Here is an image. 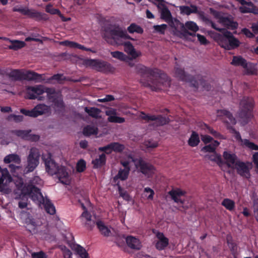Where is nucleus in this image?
Listing matches in <instances>:
<instances>
[{
	"label": "nucleus",
	"instance_id": "nucleus-25",
	"mask_svg": "<svg viewBox=\"0 0 258 258\" xmlns=\"http://www.w3.org/2000/svg\"><path fill=\"white\" fill-rule=\"evenodd\" d=\"M60 44L64 46L70 47L71 48H78L79 49L85 50L87 51H91L93 53L96 52L95 50H93L90 48H87L85 47L84 45H82L74 41L66 40L61 42Z\"/></svg>",
	"mask_w": 258,
	"mask_h": 258
},
{
	"label": "nucleus",
	"instance_id": "nucleus-11",
	"mask_svg": "<svg viewBox=\"0 0 258 258\" xmlns=\"http://www.w3.org/2000/svg\"><path fill=\"white\" fill-rule=\"evenodd\" d=\"M13 11L19 12L24 15L27 16L29 18L38 21L42 20L46 21L48 19V17L45 13L39 12L33 9H29L27 8H14Z\"/></svg>",
	"mask_w": 258,
	"mask_h": 258
},
{
	"label": "nucleus",
	"instance_id": "nucleus-40",
	"mask_svg": "<svg viewBox=\"0 0 258 258\" xmlns=\"http://www.w3.org/2000/svg\"><path fill=\"white\" fill-rule=\"evenodd\" d=\"M84 110L89 116L95 118H97L101 112L100 109L96 107H85Z\"/></svg>",
	"mask_w": 258,
	"mask_h": 258
},
{
	"label": "nucleus",
	"instance_id": "nucleus-39",
	"mask_svg": "<svg viewBox=\"0 0 258 258\" xmlns=\"http://www.w3.org/2000/svg\"><path fill=\"white\" fill-rule=\"evenodd\" d=\"M4 161L5 163H10L13 162L19 164L21 163V158L17 154H12L6 156L4 159Z\"/></svg>",
	"mask_w": 258,
	"mask_h": 258
},
{
	"label": "nucleus",
	"instance_id": "nucleus-10",
	"mask_svg": "<svg viewBox=\"0 0 258 258\" xmlns=\"http://www.w3.org/2000/svg\"><path fill=\"white\" fill-rule=\"evenodd\" d=\"M40 153L38 149L32 148L27 158V166L25 168L26 173L33 171L39 163Z\"/></svg>",
	"mask_w": 258,
	"mask_h": 258
},
{
	"label": "nucleus",
	"instance_id": "nucleus-37",
	"mask_svg": "<svg viewBox=\"0 0 258 258\" xmlns=\"http://www.w3.org/2000/svg\"><path fill=\"white\" fill-rule=\"evenodd\" d=\"M200 142L198 134L195 131H192L191 135L188 140V144L191 147L197 146Z\"/></svg>",
	"mask_w": 258,
	"mask_h": 258
},
{
	"label": "nucleus",
	"instance_id": "nucleus-23",
	"mask_svg": "<svg viewBox=\"0 0 258 258\" xmlns=\"http://www.w3.org/2000/svg\"><path fill=\"white\" fill-rule=\"evenodd\" d=\"M45 165L46 171L50 174L54 175L56 173L58 165L51 158H48L45 160Z\"/></svg>",
	"mask_w": 258,
	"mask_h": 258
},
{
	"label": "nucleus",
	"instance_id": "nucleus-42",
	"mask_svg": "<svg viewBox=\"0 0 258 258\" xmlns=\"http://www.w3.org/2000/svg\"><path fill=\"white\" fill-rule=\"evenodd\" d=\"M227 244L232 254H235L237 252V245L234 242L231 236H228L226 238Z\"/></svg>",
	"mask_w": 258,
	"mask_h": 258
},
{
	"label": "nucleus",
	"instance_id": "nucleus-61",
	"mask_svg": "<svg viewBox=\"0 0 258 258\" xmlns=\"http://www.w3.org/2000/svg\"><path fill=\"white\" fill-rule=\"evenodd\" d=\"M64 258H72V252L66 246H62L61 247Z\"/></svg>",
	"mask_w": 258,
	"mask_h": 258
},
{
	"label": "nucleus",
	"instance_id": "nucleus-8",
	"mask_svg": "<svg viewBox=\"0 0 258 258\" xmlns=\"http://www.w3.org/2000/svg\"><path fill=\"white\" fill-rule=\"evenodd\" d=\"M253 103V99L248 97H243L240 101L238 115L245 124L247 123L252 116Z\"/></svg>",
	"mask_w": 258,
	"mask_h": 258
},
{
	"label": "nucleus",
	"instance_id": "nucleus-51",
	"mask_svg": "<svg viewBox=\"0 0 258 258\" xmlns=\"http://www.w3.org/2000/svg\"><path fill=\"white\" fill-rule=\"evenodd\" d=\"M111 55L113 57L118 59L120 60H124L126 57L125 54L119 51H112L111 52Z\"/></svg>",
	"mask_w": 258,
	"mask_h": 258
},
{
	"label": "nucleus",
	"instance_id": "nucleus-56",
	"mask_svg": "<svg viewBox=\"0 0 258 258\" xmlns=\"http://www.w3.org/2000/svg\"><path fill=\"white\" fill-rule=\"evenodd\" d=\"M117 185H118V189L119 193L120 196L124 200L128 201L130 198V196L128 193L126 191H124L120 185L119 184V183L117 182Z\"/></svg>",
	"mask_w": 258,
	"mask_h": 258
},
{
	"label": "nucleus",
	"instance_id": "nucleus-55",
	"mask_svg": "<svg viewBox=\"0 0 258 258\" xmlns=\"http://www.w3.org/2000/svg\"><path fill=\"white\" fill-rule=\"evenodd\" d=\"M207 130L208 133L211 134L212 135H213L215 138L219 139H224L223 135L220 134L219 132H217L216 131H215L212 127H211L209 126H207Z\"/></svg>",
	"mask_w": 258,
	"mask_h": 258
},
{
	"label": "nucleus",
	"instance_id": "nucleus-9",
	"mask_svg": "<svg viewBox=\"0 0 258 258\" xmlns=\"http://www.w3.org/2000/svg\"><path fill=\"white\" fill-rule=\"evenodd\" d=\"M29 189H34V192L36 193L33 196L32 200L33 201L37 202L39 204H43L46 212L48 214L54 215L55 213L56 210L53 204L49 199L44 198L39 188L32 187Z\"/></svg>",
	"mask_w": 258,
	"mask_h": 258
},
{
	"label": "nucleus",
	"instance_id": "nucleus-60",
	"mask_svg": "<svg viewBox=\"0 0 258 258\" xmlns=\"http://www.w3.org/2000/svg\"><path fill=\"white\" fill-rule=\"evenodd\" d=\"M209 159L210 160L216 162L219 165L223 162L221 156L216 154L215 152L214 155H212L209 157Z\"/></svg>",
	"mask_w": 258,
	"mask_h": 258
},
{
	"label": "nucleus",
	"instance_id": "nucleus-49",
	"mask_svg": "<svg viewBox=\"0 0 258 258\" xmlns=\"http://www.w3.org/2000/svg\"><path fill=\"white\" fill-rule=\"evenodd\" d=\"M112 151L115 152H121L124 149V147L123 145L117 142H112L110 143Z\"/></svg>",
	"mask_w": 258,
	"mask_h": 258
},
{
	"label": "nucleus",
	"instance_id": "nucleus-26",
	"mask_svg": "<svg viewBox=\"0 0 258 258\" xmlns=\"http://www.w3.org/2000/svg\"><path fill=\"white\" fill-rule=\"evenodd\" d=\"M124 51L134 59L137 58L141 55L140 52L136 51L134 46L131 42L128 41L123 43Z\"/></svg>",
	"mask_w": 258,
	"mask_h": 258
},
{
	"label": "nucleus",
	"instance_id": "nucleus-27",
	"mask_svg": "<svg viewBox=\"0 0 258 258\" xmlns=\"http://www.w3.org/2000/svg\"><path fill=\"white\" fill-rule=\"evenodd\" d=\"M223 156L226 161V164L228 167H232V165H235L237 157L235 154H231L229 152L224 151Z\"/></svg>",
	"mask_w": 258,
	"mask_h": 258
},
{
	"label": "nucleus",
	"instance_id": "nucleus-38",
	"mask_svg": "<svg viewBox=\"0 0 258 258\" xmlns=\"http://www.w3.org/2000/svg\"><path fill=\"white\" fill-rule=\"evenodd\" d=\"M129 173L130 171L127 170L120 169L118 173L114 177L113 181L116 183L118 179L122 181L126 180L128 176Z\"/></svg>",
	"mask_w": 258,
	"mask_h": 258
},
{
	"label": "nucleus",
	"instance_id": "nucleus-3",
	"mask_svg": "<svg viewBox=\"0 0 258 258\" xmlns=\"http://www.w3.org/2000/svg\"><path fill=\"white\" fill-rule=\"evenodd\" d=\"M217 113L218 116L224 117L223 118L224 121L227 123V128L230 130L232 133L235 134V138L237 140L240 141L243 146L251 150L257 151L258 150V145L250 142L248 139H242L239 132L237 131L233 127L230 126L231 124L234 125L236 123L235 118L230 112L225 109H221L218 110Z\"/></svg>",
	"mask_w": 258,
	"mask_h": 258
},
{
	"label": "nucleus",
	"instance_id": "nucleus-20",
	"mask_svg": "<svg viewBox=\"0 0 258 258\" xmlns=\"http://www.w3.org/2000/svg\"><path fill=\"white\" fill-rule=\"evenodd\" d=\"M23 80L41 82L44 80L43 75L38 74L32 71H27L24 72Z\"/></svg>",
	"mask_w": 258,
	"mask_h": 258
},
{
	"label": "nucleus",
	"instance_id": "nucleus-24",
	"mask_svg": "<svg viewBox=\"0 0 258 258\" xmlns=\"http://www.w3.org/2000/svg\"><path fill=\"white\" fill-rule=\"evenodd\" d=\"M126 242L129 247L134 249L139 250L141 248V243L138 238L133 236H127L125 238Z\"/></svg>",
	"mask_w": 258,
	"mask_h": 258
},
{
	"label": "nucleus",
	"instance_id": "nucleus-52",
	"mask_svg": "<svg viewBox=\"0 0 258 258\" xmlns=\"http://www.w3.org/2000/svg\"><path fill=\"white\" fill-rule=\"evenodd\" d=\"M96 133L95 128L90 125H87L83 129V134L86 136H89L91 135L95 134Z\"/></svg>",
	"mask_w": 258,
	"mask_h": 258
},
{
	"label": "nucleus",
	"instance_id": "nucleus-63",
	"mask_svg": "<svg viewBox=\"0 0 258 258\" xmlns=\"http://www.w3.org/2000/svg\"><path fill=\"white\" fill-rule=\"evenodd\" d=\"M180 12L182 14L190 15L191 14L190 7L187 6H182L179 7Z\"/></svg>",
	"mask_w": 258,
	"mask_h": 258
},
{
	"label": "nucleus",
	"instance_id": "nucleus-22",
	"mask_svg": "<svg viewBox=\"0 0 258 258\" xmlns=\"http://www.w3.org/2000/svg\"><path fill=\"white\" fill-rule=\"evenodd\" d=\"M185 194L184 191L179 188L172 189L168 192V194L171 196L174 202L181 204L184 203V200L181 199L180 198L181 196H184Z\"/></svg>",
	"mask_w": 258,
	"mask_h": 258
},
{
	"label": "nucleus",
	"instance_id": "nucleus-5",
	"mask_svg": "<svg viewBox=\"0 0 258 258\" xmlns=\"http://www.w3.org/2000/svg\"><path fill=\"white\" fill-rule=\"evenodd\" d=\"M175 76L178 78L180 80L183 81L190 83L191 85L196 89L199 88V84H200L203 88L207 91H209L211 89V85L208 83L203 77L198 75L197 76L196 80L192 76L186 74L183 69H181L176 65L174 68Z\"/></svg>",
	"mask_w": 258,
	"mask_h": 258
},
{
	"label": "nucleus",
	"instance_id": "nucleus-64",
	"mask_svg": "<svg viewBox=\"0 0 258 258\" xmlns=\"http://www.w3.org/2000/svg\"><path fill=\"white\" fill-rule=\"evenodd\" d=\"M32 256L33 258H47L45 253L42 251L33 253Z\"/></svg>",
	"mask_w": 258,
	"mask_h": 258
},
{
	"label": "nucleus",
	"instance_id": "nucleus-44",
	"mask_svg": "<svg viewBox=\"0 0 258 258\" xmlns=\"http://www.w3.org/2000/svg\"><path fill=\"white\" fill-rule=\"evenodd\" d=\"M219 144L220 143L218 141H214L212 144L204 146L202 150L206 152L214 153Z\"/></svg>",
	"mask_w": 258,
	"mask_h": 258
},
{
	"label": "nucleus",
	"instance_id": "nucleus-33",
	"mask_svg": "<svg viewBox=\"0 0 258 258\" xmlns=\"http://www.w3.org/2000/svg\"><path fill=\"white\" fill-rule=\"evenodd\" d=\"M246 66L243 68L245 74L248 75H255L257 73L256 64L251 62H246Z\"/></svg>",
	"mask_w": 258,
	"mask_h": 258
},
{
	"label": "nucleus",
	"instance_id": "nucleus-45",
	"mask_svg": "<svg viewBox=\"0 0 258 258\" xmlns=\"http://www.w3.org/2000/svg\"><path fill=\"white\" fill-rule=\"evenodd\" d=\"M11 44L9 46V49L17 50L24 47L26 44L24 42L20 40L11 41Z\"/></svg>",
	"mask_w": 258,
	"mask_h": 258
},
{
	"label": "nucleus",
	"instance_id": "nucleus-46",
	"mask_svg": "<svg viewBox=\"0 0 258 258\" xmlns=\"http://www.w3.org/2000/svg\"><path fill=\"white\" fill-rule=\"evenodd\" d=\"M5 172L3 173V176L0 178V191H2L3 190V186L2 184H4V180L6 179L7 181L9 182L12 181V177L10 175L9 171L7 169L5 170Z\"/></svg>",
	"mask_w": 258,
	"mask_h": 258
},
{
	"label": "nucleus",
	"instance_id": "nucleus-28",
	"mask_svg": "<svg viewBox=\"0 0 258 258\" xmlns=\"http://www.w3.org/2000/svg\"><path fill=\"white\" fill-rule=\"evenodd\" d=\"M24 72L21 70L13 69L8 74V77L12 79L14 81H21L23 80V76Z\"/></svg>",
	"mask_w": 258,
	"mask_h": 258
},
{
	"label": "nucleus",
	"instance_id": "nucleus-62",
	"mask_svg": "<svg viewBox=\"0 0 258 258\" xmlns=\"http://www.w3.org/2000/svg\"><path fill=\"white\" fill-rule=\"evenodd\" d=\"M64 80L65 78L63 77V75L60 74H55L49 79V81L55 80L59 83H60L62 81Z\"/></svg>",
	"mask_w": 258,
	"mask_h": 258
},
{
	"label": "nucleus",
	"instance_id": "nucleus-36",
	"mask_svg": "<svg viewBox=\"0 0 258 258\" xmlns=\"http://www.w3.org/2000/svg\"><path fill=\"white\" fill-rule=\"evenodd\" d=\"M96 225L99 231L103 236L108 237L111 234L110 230L104 225L102 221H98L96 222Z\"/></svg>",
	"mask_w": 258,
	"mask_h": 258
},
{
	"label": "nucleus",
	"instance_id": "nucleus-31",
	"mask_svg": "<svg viewBox=\"0 0 258 258\" xmlns=\"http://www.w3.org/2000/svg\"><path fill=\"white\" fill-rule=\"evenodd\" d=\"M34 113L35 117H36L39 115L45 114L49 111V108L48 106L44 104H39L37 105L34 108Z\"/></svg>",
	"mask_w": 258,
	"mask_h": 258
},
{
	"label": "nucleus",
	"instance_id": "nucleus-34",
	"mask_svg": "<svg viewBox=\"0 0 258 258\" xmlns=\"http://www.w3.org/2000/svg\"><path fill=\"white\" fill-rule=\"evenodd\" d=\"M106 156L105 154L102 153L99 155V158L93 160L92 163L93 165L94 168H99L104 165L106 163Z\"/></svg>",
	"mask_w": 258,
	"mask_h": 258
},
{
	"label": "nucleus",
	"instance_id": "nucleus-50",
	"mask_svg": "<svg viewBox=\"0 0 258 258\" xmlns=\"http://www.w3.org/2000/svg\"><path fill=\"white\" fill-rule=\"evenodd\" d=\"M86 168V163L83 159H80L76 165V169L78 172H83Z\"/></svg>",
	"mask_w": 258,
	"mask_h": 258
},
{
	"label": "nucleus",
	"instance_id": "nucleus-54",
	"mask_svg": "<svg viewBox=\"0 0 258 258\" xmlns=\"http://www.w3.org/2000/svg\"><path fill=\"white\" fill-rule=\"evenodd\" d=\"M108 121L110 122L121 123L125 121V119L122 117L116 116H110L108 117Z\"/></svg>",
	"mask_w": 258,
	"mask_h": 258
},
{
	"label": "nucleus",
	"instance_id": "nucleus-59",
	"mask_svg": "<svg viewBox=\"0 0 258 258\" xmlns=\"http://www.w3.org/2000/svg\"><path fill=\"white\" fill-rule=\"evenodd\" d=\"M252 208L255 218L258 222V199H254L253 200Z\"/></svg>",
	"mask_w": 258,
	"mask_h": 258
},
{
	"label": "nucleus",
	"instance_id": "nucleus-41",
	"mask_svg": "<svg viewBox=\"0 0 258 258\" xmlns=\"http://www.w3.org/2000/svg\"><path fill=\"white\" fill-rule=\"evenodd\" d=\"M52 101L58 110L62 111L64 109V103L61 98L56 96L52 99Z\"/></svg>",
	"mask_w": 258,
	"mask_h": 258
},
{
	"label": "nucleus",
	"instance_id": "nucleus-12",
	"mask_svg": "<svg viewBox=\"0 0 258 258\" xmlns=\"http://www.w3.org/2000/svg\"><path fill=\"white\" fill-rule=\"evenodd\" d=\"M132 161L135 163L136 168L139 169L142 174L151 176L154 173V166L144 160L142 158H134Z\"/></svg>",
	"mask_w": 258,
	"mask_h": 258
},
{
	"label": "nucleus",
	"instance_id": "nucleus-43",
	"mask_svg": "<svg viewBox=\"0 0 258 258\" xmlns=\"http://www.w3.org/2000/svg\"><path fill=\"white\" fill-rule=\"evenodd\" d=\"M127 31L130 33H134L135 32L138 34H142L144 32L143 29L140 26L135 23H132L127 28Z\"/></svg>",
	"mask_w": 258,
	"mask_h": 258
},
{
	"label": "nucleus",
	"instance_id": "nucleus-30",
	"mask_svg": "<svg viewBox=\"0 0 258 258\" xmlns=\"http://www.w3.org/2000/svg\"><path fill=\"white\" fill-rule=\"evenodd\" d=\"M189 7L191 14H196L199 15L202 20L206 23V24L211 25L212 23L213 22L211 19L205 16L204 13L203 11H199L198 7L196 5H191Z\"/></svg>",
	"mask_w": 258,
	"mask_h": 258
},
{
	"label": "nucleus",
	"instance_id": "nucleus-32",
	"mask_svg": "<svg viewBox=\"0 0 258 258\" xmlns=\"http://www.w3.org/2000/svg\"><path fill=\"white\" fill-rule=\"evenodd\" d=\"M45 11L51 15H58L61 20L64 22L67 21L68 20L70 19V18L66 19L58 9L53 8L52 5L50 4L46 6Z\"/></svg>",
	"mask_w": 258,
	"mask_h": 258
},
{
	"label": "nucleus",
	"instance_id": "nucleus-6",
	"mask_svg": "<svg viewBox=\"0 0 258 258\" xmlns=\"http://www.w3.org/2000/svg\"><path fill=\"white\" fill-rule=\"evenodd\" d=\"M161 7H162L160 11L161 18L167 22L171 27L174 28L176 31L179 30L182 34L194 35V33L189 32L185 29L184 24L179 20L172 17L170 11L165 5L162 4Z\"/></svg>",
	"mask_w": 258,
	"mask_h": 258
},
{
	"label": "nucleus",
	"instance_id": "nucleus-58",
	"mask_svg": "<svg viewBox=\"0 0 258 258\" xmlns=\"http://www.w3.org/2000/svg\"><path fill=\"white\" fill-rule=\"evenodd\" d=\"M44 92L47 94V97L49 99L52 100L54 97H56L55 95V92L54 89L50 88H45L44 89Z\"/></svg>",
	"mask_w": 258,
	"mask_h": 258
},
{
	"label": "nucleus",
	"instance_id": "nucleus-18",
	"mask_svg": "<svg viewBox=\"0 0 258 258\" xmlns=\"http://www.w3.org/2000/svg\"><path fill=\"white\" fill-rule=\"evenodd\" d=\"M31 132V130H12L11 133L19 137L22 139L31 141H37L39 140V136L37 135H31L30 133Z\"/></svg>",
	"mask_w": 258,
	"mask_h": 258
},
{
	"label": "nucleus",
	"instance_id": "nucleus-14",
	"mask_svg": "<svg viewBox=\"0 0 258 258\" xmlns=\"http://www.w3.org/2000/svg\"><path fill=\"white\" fill-rule=\"evenodd\" d=\"M41 179L39 176H34L32 179H31L29 183L27 185H24L22 182L21 183L20 187L21 189L22 194L24 195H29L31 197V199H33V196L35 195V192L34 191V189H29L30 187H34L36 188H39L38 187L35 186V184H39L40 183Z\"/></svg>",
	"mask_w": 258,
	"mask_h": 258
},
{
	"label": "nucleus",
	"instance_id": "nucleus-29",
	"mask_svg": "<svg viewBox=\"0 0 258 258\" xmlns=\"http://www.w3.org/2000/svg\"><path fill=\"white\" fill-rule=\"evenodd\" d=\"M57 170V171H56L55 174L57 175V177L62 183L67 184V181L64 180L68 177V173L67 171L66 167L61 166L58 167Z\"/></svg>",
	"mask_w": 258,
	"mask_h": 258
},
{
	"label": "nucleus",
	"instance_id": "nucleus-53",
	"mask_svg": "<svg viewBox=\"0 0 258 258\" xmlns=\"http://www.w3.org/2000/svg\"><path fill=\"white\" fill-rule=\"evenodd\" d=\"M24 117L21 115L10 114L7 117L9 121L13 120L16 122H20L23 121Z\"/></svg>",
	"mask_w": 258,
	"mask_h": 258
},
{
	"label": "nucleus",
	"instance_id": "nucleus-15",
	"mask_svg": "<svg viewBox=\"0 0 258 258\" xmlns=\"http://www.w3.org/2000/svg\"><path fill=\"white\" fill-rule=\"evenodd\" d=\"M141 118L147 121H155V124L157 126H162L168 124L170 121L168 117L163 116L161 115H149L146 114L144 112H141Z\"/></svg>",
	"mask_w": 258,
	"mask_h": 258
},
{
	"label": "nucleus",
	"instance_id": "nucleus-19",
	"mask_svg": "<svg viewBox=\"0 0 258 258\" xmlns=\"http://www.w3.org/2000/svg\"><path fill=\"white\" fill-rule=\"evenodd\" d=\"M27 90V96L29 99H35L37 98V95H40L44 93V88L42 85L29 86Z\"/></svg>",
	"mask_w": 258,
	"mask_h": 258
},
{
	"label": "nucleus",
	"instance_id": "nucleus-2",
	"mask_svg": "<svg viewBox=\"0 0 258 258\" xmlns=\"http://www.w3.org/2000/svg\"><path fill=\"white\" fill-rule=\"evenodd\" d=\"M210 25L212 28L221 32V34L215 33L213 36L214 39L221 47L227 50H231L239 46V41L231 32L225 28L217 27L214 22Z\"/></svg>",
	"mask_w": 258,
	"mask_h": 258
},
{
	"label": "nucleus",
	"instance_id": "nucleus-17",
	"mask_svg": "<svg viewBox=\"0 0 258 258\" xmlns=\"http://www.w3.org/2000/svg\"><path fill=\"white\" fill-rule=\"evenodd\" d=\"M67 241L69 246L75 250L77 253L80 255L81 258H86L89 255L86 249L79 244L74 243V237L73 235L69 234V237H66Z\"/></svg>",
	"mask_w": 258,
	"mask_h": 258
},
{
	"label": "nucleus",
	"instance_id": "nucleus-7",
	"mask_svg": "<svg viewBox=\"0 0 258 258\" xmlns=\"http://www.w3.org/2000/svg\"><path fill=\"white\" fill-rule=\"evenodd\" d=\"M83 64L86 67H90L93 70L103 73H113L114 68L109 62L95 59H84Z\"/></svg>",
	"mask_w": 258,
	"mask_h": 258
},
{
	"label": "nucleus",
	"instance_id": "nucleus-47",
	"mask_svg": "<svg viewBox=\"0 0 258 258\" xmlns=\"http://www.w3.org/2000/svg\"><path fill=\"white\" fill-rule=\"evenodd\" d=\"M222 205L229 211H232L235 207V203L233 201L229 199H224L222 202Z\"/></svg>",
	"mask_w": 258,
	"mask_h": 258
},
{
	"label": "nucleus",
	"instance_id": "nucleus-1",
	"mask_svg": "<svg viewBox=\"0 0 258 258\" xmlns=\"http://www.w3.org/2000/svg\"><path fill=\"white\" fill-rule=\"evenodd\" d=\"M137 73L140 75V82L143 86L157 91L161 85H169L168 76L158 69H151L143 65L137 67Z\"/></svg>",
	"mask_w": 258,
	"mask_h": 258
},
{
	"label": "nucleus",
	"instance_id": "nucleus-21",
	"mask_svg": "<svg viewBox=\"0 0 258 258\" xmlns=\"http://www.w3.org/2000/svg\"><path fill=\"white\" fill-rule=\"evenodd\" d=\"M157 237L159 240L155 243V246L158 250H162L169 244V239L162 233L159 232Z\"/></svg>",
	"mask_w": 258,
	"mask_h": 258
},
{
	"label": "nucleus",
	"instance_id": "nucleus-4",
	"mask_svg": "<svg viewBox=\"0 0 258 258\" xmlns=\"http://www.w3.org/2000/svg\"><path fill=\"white\" fill-rule=\"evenodd\" d=\"M103 38L109 43L122 45V39L134 40L125 29L118 25H111L105 29Z\"/></svg>",
	"mask_w": 258,
	"mask_h": 258
},
{
	"label": "nucleus",
	"instance_id": "nucleus-57",
	"mask_svg": "<svg viewBox=\"0 0 258 258\" xmlns=\"http://www.w3.org/2000/svg\"><path fill=\"white\" fill-rule=\"evenodd\" d=\"M167 28V25L165 24H163L160 25H155L154 26L155 30L161 34H164L165 33V31Z\"/></svg>",
	"mask_w": 258,
	"mask_h": 258
},
{
	"label": "nucleus",
	"instance_id": "nucleus-13",
	"mask_svg": "<svg viewBox=\"0 0 258 258\" xmlns=\"http://www.w3.org/2000/svg\"><path fill=\"white\" fill-rule=\"evenodd\" d=\"M215 18L218 20V22L227 29L235 30L238 27V23L234 21V18L230 15L224 16L217 14L215 15Z\"/></svg>",
	"mask_w": 258,
	"mask_h": 258
},
{
	"label": "nucleus",
	"instance_id": "nucleus-48",
	"mask_svg": "<svg viewBox=\"0 0 258 258\" xmlns=\"http://www.w3.org/2000/svg\"><path fill=\"white\" fill-rule=\"evenodd\" d=\"M184 26L185 29L192 31L194 33L197 32L199 30V27L197 24L192 21H188L185 23Z\"/></svg>",
	"mask_w": 258,
	"mask_h": 258
},
{
	"label": "nucleus",
	"instance_id": "nucleus-16",
	"mask_svg": "<svg viewBox=\"0 0 258 258\" xmlns=\"http://www.w3.org/2000/svg\"><path fill=\"white\" fill-rule=\"evenodd\" d=\"M251 163L249 162L245 163L242 161H237L235 163V169L236 170L237 174L242 177L246 179H249L251 177L250 173V168L248 165H251Z\"/></svg>",
	"mask_w": 258,
	"mask_h": 258
},
{
	"label": "nucleus",
	"instance_id": "nucleus-35",
	"mask_svg": "<svg viewBox=\"0 0 258 258\" xmlns=\"http://www.w3.org/2000/svg\"><path fill=\"white\" fill-rule=\"evenodd\" d=\"M246 60L240 55L233 56L231 64L235 67H241L242 68L246 66Z\"/></svg>",
	"mask_w": 258,
	"mask_h": 258
}]
</instances>
